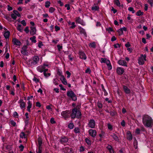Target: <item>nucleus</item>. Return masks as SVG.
Wrapping results in <instances>:
<instances>
[{"label": "nucleus", "mask_w": 153, "mask_h": 153, "mask_svg": "<svg viewBox=\"0 0 153 153\" xmlns=\"http://www.w3.org/2000/svg\"><path fill=\"white\" fill-rule=\"evenodd\" d=\"M143 123L144 125L146 127H152L153 125V120L151 117L148 115L143 117Z\"/></svg>", "instance_id": "1"}, {"label": "nucleus", "mask_w": 153, "mask_h": 153, "mask_svg": "<svg viewBox=\"0 0 153 153\" xmlns=\"http://www.w3.org/2000/svg\"><path fill=\"white\" fill-rule=\"evenodd\" d=\"M81 114L79 109L78 106H77L72 110V113L70 114L71 118L74 119L76 118H80L81 117Z\"/></svg>", "instance_id": "2"}, {"label": "nucleus", "mask_w": 153, "mask_h": 153, "mask_svg": "<svg viewBox=\"0 0 153 153\" xmlns=\"http://www.w3.org/2000/svg\"><path fill=\"white\" fill-rule=\"evenodd\" d=\"M40 61L39 58L37 56H33L31 59L29 60L28 65L29 66H32L37 64Z\"/></svg>", "instance_id": "3"}, {"label": "nucleus", "mask_w": 153, "mask_h": 153, "mask_svg": "<svg viewBox=\"0 0 153 153\" xmlns=\"http://www.w3.org/2000/svg\"><path fill=\"white\" fill-rule=\"evenodd\" d=\"M67 95L68 97L71 98L73 101H75L77 100L76 95L71 90L68 91L67 93Z\"/></svg>", "instance_id": "4"}, {"label": "nucleus", "mask_w": 153, "mask_h": 153, "mask_svg": "<svg viewBox=\"0 0 153 153\" xmlns=\"http://www.w3.org/2000/svg\"><path fill=\"white\" fill-rule=\"evenodd\" d=\"M146 55L141 54L140 56L139 57L138 59V63L140 65H143L144 63V61H146Z\"/></svg>", "instance_id": "5"}, {"label": "nucleus", "mask_w": 153, "mask_h": 153, "mask_svg": "<svg viewBox=\"0 0 153 153\" xmlns=\"http://www.w3.org/2000/svg\"><path fill=\"white\" fill-rule=\"evenodd\" d=\"M48 65L46 64H44L43 65H40L37 68V70L40 73L44 72L45 70L46 69V67H48Z\"/></svg>", "instance_id": "6"}, {"label": "nucleus", "mask_w": 153, "mask_h": 153, "mask_svg": "<svg viewBox=\"0 0 153 153\" xmlns=\"http://www.w3.org/2000/svg\"><path fill=\"white\" fill-rule=\"evenodd\" d=\"M61 115L65 119L69 118L70 116V112L68 110L63 111L61 114Z\"/></svg>", "instance_id": "7"}, {"label": "nucleus", "mask_w": 153, "mask_h": 153, "mask_svg": "<svg viewBox=\"0 0 153 153\" xmlns=\"http://www.w3.org/2000/svg\"><path fill=\"white\" fill-rule=\"evenodd\" d=\"M13 13L11 14V17L12 19L14 20H16L17 18V16L20 17V14L16 10H14L13 11Z\"/></svg>", "instance_id": "8"}, {"label": "nucleus", "mask_w": 153, "mask_h": 153, "mask_svg": "<svg viewBox=\"0 0 153 153\" xmlns=\"http://www.w3.org/2000/svg\"><path fill=\"white\" fill-rule=\"evenodd\" d=\"M18 103L21 109L25 108L26 107V103L22 99H20L18 101Z\"/></svg>", "instance_id": "9"}, {"label": "nucleus", "mask_w": 153, "mask_h": 153, "mask_svg": "<svg viewBox=\"0 0 153 153\" xmlns=\"http://www.w3.org/2000/svg\"><path fill=\"white\" fill-rule=\"evenodd\" d=\"M88 125L91 128H94L95 126V123L94 120L93 119L90 120L88 122Z\"/></svg>", "instance_id": "10"}, {"label": "nucleus", "mask_w": 153, "mask_h": 153, "mask_svg": "<svg viewBox=\"0 0 153 153\" xmlns=\"http://www.w3.org/2000/svg\"><path fill=\"white\" fill-rule=\"evenodd\" d=\"M89 135L93 137H94L96 135L97 132L95 130L90 129L88 131Z\"/></svg>", "instance_id": "11"}, {"label": "nucleus", "mask_w": 153, "mask_h": 153, "mask_svg": "<svg viewBox=\"0 0 153 153\" xmlns=\"http://www.w3.org/2000/svg\"><path fill=\"white\" fill-rule=\"evenodd\" d=\"M79 57L80 58L85 60L87 58V56L85 53L82 51H80L79 53Z\"/></svg>", "instance_id": "12"}, {"label": "nucleus", "mask_w": 153, "mask_h": 153, "mask_svg": "<svg viewBox=\"0 0 153 153\" xmlns=\"http://www.w3.org/2000/svg\"><path fill=\"white\" fill-rule=\"evenodd\" d=\"M12 42L14 45L17 46H20L21 44L20 41L15 38H13Z\"/></svg>", "instance_id": "13"}, {"label": "nucleus", "mask_w": 153, "mask_h": 153, "mask_svg": "<svg viewBox=\"0 0 153 153\" xmlns=\"http://www.w3.org/2000/svg\"><path fill=\"white\" fill-rule=\"evenodd\" d=\"M68 139L65 137H61L59 140V142L62 144H64L68 142Z\"/></svg>", "instance_id": "14"}, {"label": "nucleus", "mask_w": 153, "mask_h": 153, "mask_svg": "<svg viewBox=\"0 0 153 153\" xmlns=\"http://www.w3.org/2000/svg\"><path fill=\"white\" fill-rule=\"evenodd\" d=\"M117 73L119 75H121L123 74L124 72V69L121 67H118L117 69Z\"/></svg>", "instance_id": "15"}, {"label": "nucleus", "mask_w": 153, "mask_h": 153, "mask_svg": "<svg viewBox=\"0 0 153 153\" xmlns=\"http://www.w3.org/2000/svg\"><path fill=\"white\" fill-rule=\"evenodd\" d=\"M118 64L122 66H127V63L125 61L123 60H120L118 61Z\"/></svg>", "instance_id": "16"}, {"label": "nucleus", "mask_w": 153, "mask_h": 153, "mask_svg": "<svg viewBox=\"0 0 153 153\" xmlns=\"http://www.w3.org/2000/svg\"><path fill=\"white\" fill-rule=\"evenodd\" d=\"M60 80L61 81L62 83L64 85H66L67 84V80L63 75H61V76Z\"/></svg>", "instance_id": "17"}, {"label": "nucleus", "mask_w": 153, "mask_h": 153, "mask_svg": "<svg viewBox=\"0 0 153 153\" xmlns=\"http://www.w3.org/2000/svg\"><path fill=\"white\" fill-rule=\"evenodd\" d=\"M30 34L32 35H34L36 33V29L34 27H30Z\"/></svg>", "instance_id": "18"}, {"label": "nucleus", "mask_w": 153, "mask_h": 153, "mask_svg": "<svg viewBox=\"0 0 153 153\" xmlns=\"http://www.w3.org/2000/svg\"><path fill=\"white\" fill-rule=\"evenodd\" d=\"M127 139L128 140L130 141L132 138V136L131 134L130 131H128L127 132Z\"/></svg>", "instance_id": "19"}, {"label": "nucleus", "mask_w": 153, "mask_h": 153, "mask_svg": "<svg viewBox=\"0 0 153 153\" xmlns=\"http://www.w3.org/2000/svg\"><path fill=\"white\" fill-rule=\"evenodd\" d=\"M27 110L29 112H30L31 111L30 108L32 107V103L30 100H28L27 102Z\"/></svg>", "instance_id": "20"}, {"label": "nucleus", "mask_w": 153, "mask_h": 153, "mask_svg": "<svg viewBox=\"0 0 153 153\" xmlns=\"http://www.w3.org/2000/svg\"><path fill=\"white\" fill-rule=\"evenodd\" d=\"M105 63H106L108 67V69L109 70H111L112 69V68L110 60L107 59Z\"/></svg>", "instance_id": "21"}, {"label": "nucleus", "mask_w": 153, "mask_h": 153, "mask_svg": "<svg viewBox=\"0 0 153 153\" xmlns=\"http://www.w3.org/2000/svg\"><path fill=\"white\" fill-rule=\"evenodd\" d=\"M76 22L79 24H80L82 25H84V23L82 20L80 18V17H78L76 18Z\"/></svg>", "instance_id": "22"}, {"label": "nucleus", "mask_w": 153, "mask_h": 153, "mask_svg": "<svg viewBox=\"0 0 153 153\" xmlns=\"http://www.w3.org/2000/svg\"><path fill=\"white\" fill-rule=\"evenodd\" d=\"M10 35V32L7 30L4 33V37L6 39L9 38Z\"/></svg>", "instance_id": "23"}, {"label": "nucleus", "mask_w": 153, "mask_h": 153, "mask_svg": "<svg viewBox=\"0 0 153 153\" xmlns=\"http://www.w3.org/2000/svg\"><path fill=\"white\" fill-rule=\"evenodd\" d=\"M111 136L115 141H119L118 137L114 133L112 134Z\"/></svg>", "instance_id": "24"}, {"label": "nucleus", "mask_w": 153, "mask_h": 153, "mask_svg": "<svg viewBox=\"0 0 153 153\" xmlns=\"http://www.w3.org/2000/svg\"><path fill=\"white\" fill-rule=\"evenodd\" d=\"M123 90L126 94H129L130 92V89L126 86H123Z\"/></svg>", "instance_id": "25"}, {"label": "nucleus", "mask_w": 153, "mask_h": 153, "mask_svg": "<svg viewBox=\"0 0 153 153\" xmlns=\"http://www.w3.org/2000/svg\"><path fill=\"white\" fill-rule=\"evenodd\" d=\"M107 148L109 150L110 153H114L112 147L111 145H108L107 147Z\"/></svg>", "instance_id": "26"}, {"label": "nucleus", "mask_w": 153, "mask_h": 153, "mask_svg": "<svg viewBox=\"0 0 153 153\" xmlns=\"http://www.w3.org/2000/svg\"><path fill=\"white\" fill-rule=\"evenodd\" d=\"M63 151L65 153H69L71 152V150L68 147H66L63 149Z\"/></svg>", "instance_id": "27"}, {"label": "nucleus", "mask_w": 153, "mask_h": 153, "mask_svg": "<svg viewBox=\"0 0 153 153\" xmlns=\"http://www.w3.org/2000/svg\"><path fill=\"white\" fill-rule=\"evenodd\" d=\"M45 70V71H44V72L43 73L44 76L46 77L50 76L51 74L50 73H46V72L48 70V69L47 68Z\"/></svg>", "instance_id": "28"}, {"label": "nucleus", "mask_w": 153, "mask_h": 153, "mask_svg": "<svg viewBox=\"0 0 153 153\" xmlns=\"http://www.w3.org/2000/svg\"><path fill=\"white\" fill-rule=\"evenodd\" d=\"M138 143L136 139H135L133 142V145L135 149H137V148Z\"/></svg>", "instance_id": "29"}, {"label": "nucleus", "mask_w": 153, "mask_h": 153, "mask_svg": "<svg viewBox=\"0 0 153 153\" xmlns=\"http://www.w3.org/2000/svg\"><path fill=\"white\" fill-rule=\"evenodd\" d=\"M23 27L21 25H18L17 27V29L20 32H22L23 30Z\"/></svg>", "instance_id": "30"}, {"label": "nucleus", "mask_w": 153, "mask_h": 153, "mask_svg": "<svg viewBox=\"0 0 153 153\" xmlns=\"http://www.w3.org/2000/svg\"><path fill=\"white\" fill-rule=\"evenodd\" d=\"M20 137L22 138H26V134L23 132L21 133L20 134Z\"/></svg>", "instance_id": "31"}, {"label": "nucleus", "mask_w": 153, "mask_h": 153, "mask_svg": "<svg viewBox=\"0 0 153 153\" xmlns=\"http://www.w3.org/2000/svg\"><path fill=\"white\" fill-rule=\"evenodd\" d=\"M143 13L140 10H138L136 13V15L138 16L143 15Z\"/></svg>", "instance_id": "32"}, {"label": "nucleus", "mask_w": 153, "mask_h": 153, "mask_svg": "<svg viewBox=\"0 0 153 153\" xmlns=\"http://www.w3.org/2000/svg\"><path fill=\"white\" fill-rule=\"evenodd\" d=\"M36 37L35 36H33L32 37H31L30 38V39L31 40V42L34 43H35L36 42Z\"/></svg>", "instance_id": "33"}, {"label": "nucleus", "mask_w": 153, "mask_h": 153, "mask_svg": "<svg viewBox=\"0 0 153 153\" xmlns=\"http://www.w3.org/2000/svg\"><path fill=\"white\" fill-rule=\"evenodd\" d=\"M89 46L91 48H95L96 47L95 43L94 42L91 43L89 44Z\"/></svg>", "instance_id": "34"}, {"label": "nucleus", "mask_w": 153, "mask_h": 153, "mask_svg": "<svg viewBox=\"0 0 153 153\" xmlns=\"http://www.w3.org/2000/svg\"><path fill=\"white\" fill-rule=\"evenodd\" d=\"M99 7L97 6H94L92 7L91 9L94 11L98 10H99Z\"/></svg>", "instance_id": "35"}, {"label": "nucleus", "mask_w": 153, "mask_h": 153, "mask_svg": "<svg viewBox=\"0 0 153 153\" xmlns=\"http://www.w3.org/2000/svg\"><path fill=\"white\" fill-rule=\"evenodd\" d=\"M114 3L118 7L120 6V4L119 0H114Z\"/></svg>", "instance_id": "36"}, {"label": "nucleus", "mask_w": 153, "mask_h": 153, "mask_svg": "<svg viewBox=\"0 0 153 153\" xmlns=\"http://www.w3.org/2000/svg\"><path fill=\"white\" fill-rule=\"evenodd\" d=\"M50 2L49 1H47L45 2V7L46 8L49 7L50 5Z\"/></svg>", "instance_id": "37"}, {"label": "nucleus", "mask_w": 153, "mask_h": 153, "mask_svg": "<svg viewBox=\"0 0 153 153\" xmlns=\"http://www.w3.org/2000/svg\"><path fill=\"white\" fill-rule=\"evenodd\" d=\"M85 141L87 143V144L88 145H90L91 144V141L89 140L88 138H86L85 139Z\"/></svg>", "instance_id": "38"}, {"label": "nucleus", "mask_w": 153, "mask_h": 153, "mask_svg": "<svg viewBox=\"0 0 153 153\" xmlns=\"http://www.w3.org/2000/svg\"><path fill=\"white\" fill-rule=\"evenodd\" d=\"M21 53L23 55H25L27 54V51L26 49H22L21 51Z\"/></svg>", "instance_id": "39"}, {"label": "nucleus", "mask_w": 153, "mask_h": 153, "mask_svg": "<svg viewBox=\"0 0 153 153\" xmlns=\"http://www.w3.org/2000/svg\"><path fill=\"white\" fill-rule=\"evenodd\" d=\"M55 8L52 7H51L50 8L49 11V12L51 13H53L55 11Z\"/></svg>", "instance_id": "40"}, {"label": "nucleus", "mask_w": 153, "mask_h": 153, "mask_svg": "<svg viewBox=\"0 0 153 153\" xmlns=\"http://www.w3.org/2000/svg\"><path fill=\"white\" fill-rule=\"evenodd\" d=\"M68 128L71 129H72L74 128V125L72 123H70L68 125Z\"/></svg>", "instance_id": "41"}, {"label": "nucleus", "mask_w": 153, "mask_h": 153, "mask_svg": "<svg viewBox=\"0 0 153 153\" xmlns=\"http://www.w3.org/2000/svg\"><path fill=\"white\" fill-rule=\"evenodd\" d=\"M128 10L130 11H131L132 13H134L135 12L133 8L132 7H129L128 8Z\"/></svg>", "instance_id": "42"}, {"label": "nucleus", "mask_w": 153, "mask_h": 153, "mask_svg": "<svg viewBox=\"0 0 153 153\" xmlns=\"http://www.w3.org/2000/svg\"><path fill=\"white\" fill-rule=\"evenodd\" d=\"M74 131L76 133H79L80 132L79 129L78 127L75 128Z\"/></svg>", "instance_id": "43"}, {"label": "nucleus", "mask_w": 153, "mask_h": 153, "mask_svg": "<svg viewBox=\"0 0 153 153\" xmlns=\"http://www.w3.org/2000/svg\"><path fill=\"white\" fill-rule=\"evenodd\" d=\"M58 80L56 79H54L53 80V83L55 85H58Z\"/></svg>", "instance_id": "44"}, {"label": "nucleus", "mask_w": 153, "mask_h": 153, "mask_svg": "<svg viewBox=\"0 0 153 153\" xmlns=\"http://www.w3.org/2000/svg\"><path fill=\"white\" fill-rule=\"evenodd\" d=\"M79 30L81 33H83L84 34H86V33L85 32V30L83 29L81 27H80L79 28Z\"/></svg>", "instance_id": "45"}, {"label": "nucleus", "mask_w": 153, "mask_h": 153, "mask_svg": "<svg viewBox=\"0 0 153 153\" xmlns=\"http://www.w3.org/2000/svg\"><path fill=\"white\" fill-rule=\"evenodd\" d=\"M106 30L108 31L109 33H111V32L113 31V29L111 27L106 28Z\"/></svg>", "instance_id": "46"}, {"label": "nucleus", "mask_w": 153, "mask_h": 153, "mask_svg": "<svg viewBox=\"0 0 153 153\" xmlns=\"http://www.w3.org/2000/svg\"><path fill=\"white\" fill-rule=\"evenodd\" d=\"M38 142L39 147H41L42 143V140L40 139H38Z\"/></svg>", "instance_id": "47"}, {"label": "nucleus", "mask_w": 153, "mask_h": 153, "mask_svg": "<svg viewBox=\"0 0 153 153\" xmlns=\"http://www.w3.org/2000/svg\"><path fill=\"white\" fill-rule=\"evenodd\" d=\"M85 72L86 73L90 74L91 73V70L89 68H88L85 70Z\"/></svg>", "instance_id": "48"}, {"label": "nucleus", "mask_w": 153, "mask_h": 153, "mask_svg": "<svg viewBox=\"0 0 153 153\" xmlns=\"http://www.w3.org/2000/svg\"><path fill=\"white\" fill-rule=\"evenodd\" d=\"M117 32L119 33L120 35H122L123 34V31H122L121 28L117 30Z\"/></svg>", "instance_id": "49"}, {"label": "nucleus", "mask_w": 153, "mask_h": 153, "mask_svg": "<svg viewBox=\"0 0 153 153\" xmlns=\"http://www.w3.org/2000/svg\"><path fill=\"white\" fill-rule=\"evenodd\" d=\"M101 63H105V62L106 61V60H107V59L106 58H101Z\"/></svg>", "instance_id": "50"}, {"label": "nucleus", "mask_w": 153, "mask_h": 153, "mask_svg": "<svg viewBox=\"0 0 153 153\" xmlns=\"http://www.w3.org/2000/svg\"><path fill=\"white\" fill-rule=\"evenodd\" d=\"M71 25H72V26H71L70 27V28H71L73 29L74 28L76 27V26L75 24V23L74 22H72L71 23Z\"/></svg>", "instance_id": "51"}, {"label": "nucleus", "mask_w": 153, "mask_h": 153, "mask_svg": "<svg viewBox=\"0 0 153 153\" xmlns=\"http://www.w3.org/2000/svg\"><path fill=\"white\" fill-rule=\"evenodd\" d=\"M50 122L52 124H54L56 123L55 121L54 120V118L52 117L50 120Z\"/></svg>", "instance_id": "52"}, {"label": "nucleus", "mask_w": 153, "mask_h": 153, "mask_svg": "<svg viewBox=\"0 0 153 153\" xmlns=\"http://www.w3.org/2000/svg\"><path fill=\"white\" fill-rule=\"evenodd\" d=\"M21 23L24 26H25L26 25V23L24 20H22L21 22Z\"/></svg>", "instance_id": "53"}, {"label": "nucleus", "mask_w": 153, "mask_h": 153, "mask_svg": "<svg viewBox=\"0 0 153 153\" xmlns=\"http://www.w3.org/2000/svg\"><path fill=\"white\" fill-rule=\"evenodd\" d=\"M10 123L11 125H13V126H15L16 125V122L13 120H11L10 121Z\"/></svg>", "instance_id": "54"}, {"label": "nucleus", "mask_w": 153, "mask_h": 153, "mask_svg": "<svg viewBox=\"0 0 153 153\" xmlns=\"http://www.w3.org/2000/svg\"><path fill=\"white\" fill-rule=\"evenodd\" d=\"M55 30L56 31H57L59 30H60V28L57 25H56L55 26Z\"/></svg>", "instance_id": "55"}, {"label": "nucleus", "mask_w": 153, "mask_h": 153, "mask_svg": "<svg viewBox=\"0 0 153 153\" xmlns=\"http://www.w3.org/2000/svg\"><path fill=\"white\" fill-rule=\"evenodd\" d=\"M148 2L151 5V7L153 4V0H148Z\"/></svg>", "instance_id": "56"}, {"label": "nucleus", "mask_w": 153, "mask_h": 153, "mask_svg": "<svg viewBox=\"0 0 153 153\" xmlns=\"http://www.w3.org/2000/svg\"><path fill=\"white\" fill-rule=\"evenodd\" d=\"M66 74L67 75V77L68 78H69L70 77V75H71V73L69 71H66Z\"/></svg>", "instance_id": "57"}, {"label": "nucleus", "mask_w": 153, "mask_h": 153, "mask_svg": "<svg viewBox=\"0 0 153 153\" xmlns=\"http://www.w3.org/2000/svg\"><path fill=\"white\" fill-rule=\"evenodd\" d=\"M85 150L83 146H81L80 147L79 151L80 152H83Z\"/></svg>", "instance_id": "58"}, {"label": "nucleus", "mask_w": 153, "mask_h": 153, "mask_svg": "<svg viewBox=\"0 0 153 153\" xmlns=\"http://www.w3.org/2000/svg\"><path fill=\"white\" fill-rule=\"evenodd\" d=\"M26 32V33H28L29 32V28L28 27H25L24 30Z\"/></svg>", "instance_id": "59"}, {"label": "nucleus", "mask_w": 153, "mask_h": 153, "mask_svg": "<svg viewBox=\"0 0 153 153\" xmlns=\"http://www.w3.org/2000/svg\"><path fill=\"white\" fill-rule=\"evenodd\" d=\"M19 148L20 149V151H22L23 150L24 146L22 144H21L19 146Z\"/></svg>", "instance_id": "60"}, {"label": "nucleus", "mask_w": 153, "mask_h": 153, "mask_svg": "<svg viewBox=\"0 0 153 153\" xmlns=\"http://www.w3.org/2000/svg\"><path fill=\"white\" fill-rule=\"evenodd\" d=\"M36 105L37 107H40L41 105L40 103L39 102H37L36 103Z\"/></svg>", "instance_id": "61"}, {"label": "nucleus", "mask_w": 153, "mask_h": 153, "mask_svg": "<svg viewBox=\"0 0 153 153\" xmlns=\"http://www.w3.org/2000/svg\"><path fill=\"white\" fill-rule=\"evenodd\" d=\"M57 47L58 48V50L59 51H60L62 49V47L60 46V45H57Z\"/></svg>", "instance_id": "62"}, {"label": "nucleus", "mask_w": 153, "mask_h": 153, "mask_svg": "<svg viewBox=\"0 0 153 153\" xmlns=\"http://www.w3.org/2000/svg\"><path fill=\"white\" fill-rule=\"evenodd\" d=\"M121 125L123 127H124L125 126V122L124 120H123L121 122Z\"/></svg>", "instance_id": "63"}, {"label": "nucleus", "mask_w": 153, "mask_h": 153, "mask_svg": "<svg viewBox=\"0 0 153 153\" xmlns=\"http://www.w3.org/2000/svg\"><path fill=\"white\" fill-rule=\"evenodd\" d=\"M97 105L99 108H101L102 107V103L100 102L97 103Z\"/></svg>", "instance_id": "64"}]
</instances>
